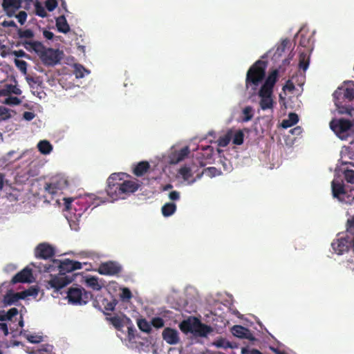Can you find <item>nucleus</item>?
<instances>
[{
    "label": "nucleus",
    "mask_w": 354,
    "mask_h": 354,
    "mask_svg": "<svg viewBox=\"0 0 354 354\" xmlns=\"http://www.w3.org/2000/svg\"><path fill=\"white\" fill-rule=\"evenodd\" d=\"M37 268L40 272H54L57 268L59 274L66 276V273L81 269L82 265L80 261L71 260L69 259H66L64 261L52 259L50 263H48L42 264L40 263Z\"/></svg>",
    "instance_id": "1"
},
{
    "label": "nucleus",
    "mask_w": 354,
    "mask_h": 354,
    "mask_svg": "<svg viewBox=\"0 0 354 354\" xmlns=\"http://www.w3.org/2000/svg\"><path fill=\"white\" fill-rule=\"evenodd\" d=\"M333 96L338 112L341 114L351 115V112L353 109L349 107L348 103H351L354 99V87L338 88L333 93Z\"/></svg>",
    "instance_id": "2"
},
{
    "label": "nucleus",
    "mask_w": 354,
    "mask_h": 354,
    "mask_svg": "<svg viewBox=\"0 0 354 354\" xmlns=\"http://www.w3.org/2000/svg\"><path fill=\"white\" fill-rule=\"evenodd\" d=\"M266 65L264 61H256L248 70L245 84L247 88H251L254 93L266 75Z\"/></svg>",
    "instance_id": "3"
},
{
    "label": "nucleus",
    "mask_w": 354,
    "mask_h": 354,
    "mask_svg": "<svg viewBox=\"0 0 354 354\" xmlns=\"http://www.w3.org/2000/svg\"><path fill=\"white\" fill-rule=\"evenodd\" d=\"M139 185L133 180H127L121 184H108L106 192L112 200L124 198V194L133 193L138 190Z\"/></svg>",
    "instance_id": "4"
},
{
    "label": "nucleus",
    "mask_w": 354,
    "mask_h": 354,
    "mask_svg": "<svg viewBox=\"0 0 354 354\" xmlns=\"http://www.w3.org/2000/svg\"><path fill=\"white\" fill-rule=\"evenodd\" d=\"M330 129L342 140H347L349 132L353 126V122L349 119L339 118L330 121Z\"/></svg>",
    "instance_id": "5"
},
{
    "label": "nucleus",
    "mask_w": 354,
    "mask_h": 354,
    "mask_svg": "<svg viewBox=\"0 0 354 354\" xmlns=\"http://www.w3.org/2000/svg\"><path fill=\"white\" fill-rule=\"evenodd\" d=\"M333 250L337 254L342 255L351 250L354 254V236H348V234L334 240L331 243Z\"/></svg>",
    "instance_id": "6"
},
{
    "label": "nucleus",
    "mask_w": 354,
    "mask_h": 354,
    "mask_svg": "<svg viewBox=\"0 0 354 354\" xmlns=\"http://www.w3.org/2000/svg\"><path fill=\"white\" fill-rule=\"evenodd\" d=\"M67 297L71 304L82 305L86 304L92 298V295L83 288L75 287L69 289Z\"/></svg>",
    "instance_id": "7"
},
{
    "label": "nucleus",
    "mask_w": 354,
    "mask_h": 354,
    "mask_svg": "<svg viewBox=\"0 0 354 354\" xmlns=\"http://www.w3.org/2000/svg\"><path fill=\"white\" fill-rule=\"evenodd\" d=\"M122 270V266L118 263L112 261L102 263L98 268V272L102 275L113 276L120 274Z\"/></svg>",
    "instance_id": "8"
},
{
    "label": "nucleus",
    "mask_w": 354,
    "mask_h": 354,
    "mask_svg": "<svg viewBox=\"0 0 354 354\" xmlns=\"http://www.w3.org/2000/svg\"><path fill=\"white\" fill-rule=\"evenodd\" d=\"M55 255L54 248L48 243H39L35 248V256L38 259H48Z\"/></svg>",
    "instance_id": "9"
},
{
    "label": "nucleus",
    "mask_w": 354,
    "mask_h": 354,
    "mask_svg": "<svg viewBox=\"0 0 354 354\" xmlns=\"http://www.w3.org/2000/svg\"><path fill=\"white\" fill-rule=\"evenodd\" d=\"M41 62L47 66H54L59 62L58 50L52 48H45L40 56Z\"/></svg>",
    "instance_id": "10"
},
{
    "label": "nucleus",
    "mask_w": 354,
    "mask_h": 354,
    "mask_svg": "<svg viewBox=\"0 0 354 354\" xmlns=\"http://www.w3.org/2000/svg\"><path fill=\"white\" fill-rule=\"evenodd\" d=\"M331 189L333 197L346 203V198L349 196V193L346 192L342 183H340L339 180H333L331 182Z\"/></svg>",
    "instance_id": "11"
},
{
    "label": "nucleus",
    "mask_w": 354,
    "mask_h": 354,
    "mask_svg": "<svg viewBox=\"0 0 354 354\" xmlns=\"http://www.w3.org/2000/svg\"><path fill=\"white\" fill-rule=\"evenodd\" d=\"M232 334L236 337L241 339H247L252 342L256 341L257 339L253 336L250 329L241 325H234L231 328Z\"/></svg>",
    "instance_id": "12"
},
{
    "label": "nucleus",
    "mask_w": 354,
    "mask_h": 354,
    "mask_svg": "<svg viewBox=\"0 0 354 354\" xmlns=\"http://www.w3.org/2000/svg\"><path fill=\"white\" fill-rule=\"evenodd\" d=\"M72 280L71 277L61 275L59 273L58 276L52 277L48 283L52 288L58 291L60 288L71 283Z\"/></svg>",
    "instance_id": "13"
},
{
    "label": "nucleus",
    "mask_w": 354,
    "mask_h": 354,
    "mask_svg": "<svg viewBox=\"0 0 354 354\" xmlns=\"http://www.w3.org/2000/svg\"><path fill=\"white\" fill-rule=\"evenodd\" d=\"M32 278L31 268L26 267L17 274H16L11 279L12 283H30Z\"/></svg>",
    "instance_id": "14"
},
{
    "label": "nucleus",
    "mask_w": 354,
    "mask_h": 354,
    "mask_svg": "<svg viewBox=\"0 0 354 354\" xmlns=\"http://www.w3.org/2000/svg\"><path fill=\"white\" fill-rule=\"evenodd\" d=\"M21 0H3L2 6L6 14L12 17L21 8Z\"/></svg>",
    "instance_id": "15"
},
{
    "label": "nucleus",
    "mask_w": 354,
    "mask_h": 354,
    "mask_svg": "<svg viewBox=\"0 0 354 354\" xmlns=\"http://www.w3.org/2000/svg\"><path fill=\"white\" fill-rule=\"evenodd\" d=\"M162 335L163 339L169 344H176L180 340L177 330L172 329L171 327L165 328Z\"/></svg>",
    "instance_id": "16"
},
{
    "label": "nucleus",
    "mask_w": 354,
    "mask_h": 354,
    "mask_svg": "<svg viewBox=\"0 0 354 354\" xmlns=\"http://www.w3.org/2000/svg\"><path fill=\"white\" fill-rule=\"evenodd\" d=\"M212 329L210 326L202 323L198 319L195 318L194 333L199 337H206L211 333Z\"/></svg>",
    "instance_id": "17"
},
{
    "label": "nucleus",
    "mask_w": 354,
    "mask_h": 354,
    "mask_svg": "<svg viewBox=\"0 0 354 354\" xmlns=\"http://www.w3.org/2000/svg\"><path fill=\"white\" fill-rule=\"evenodd\" d=\"M150 169V163L148 161H140L133 169V174L136 176H142Z\"/></svg>",
    "instance_id": "18"
},
{
    "label": "nucleus",
    "mask_w": 354,
    "mask_h": 354,
    "mask_svg": "<svg viewBox=\"0 0 354 354\" xmlns=\"http://www.w3.org/2000/svg\"><path fill=\"white\" fill-rule=\"evenodd\" d=\"M190 153L189 148L188 147H185L180 150L176 151L174 153L171 157V162L177 163L183 160H184Z\"/></svg>",
    "instance_id": "19"
},
{
    "label": "nucleus",
    "mask_w": 354,
    "mask_h": 354,
    "mask_svg": "<svg viewBox=\"0 0 354 354\" xmlns=\"http://www.w3.org/2000/svg\"><path fill=\"white\" fill-rule=\"evenodd\" d=\"M56 26L60 32L67 33L70 31V26L64 15H61L56 18Z\"/></svg>",
    "instance_id": "20"
},
{
    "label": "nucleus",
    "mask_w": 354,
    "mask_h": 354,
    "mask_svg": "<svg viewBox=\"0 0 354 354\" xmlns=\"http://www.w3.org/2000/svg\"><path fill=\"white\" fill-rule=\"evenodd\" d=\"M194 324H195V318L193 319V320L187 319L183 321L180 325V329L182 332L185 333H194Z\"/></svg>",
    "instance_id": "21"
},
{
    "label": "nucleus",
    "mask_w": 354,
    "mask_h": 354,
    "mask_svg": "<svg viewBox=\"0 0 354 354\" xmlns=\"http://www.w3.org/2000/svg\"><path fill=\"white\" fill-rule=\"evenodd\" d=\"M299 121V117L295 113H290L288 118L283 120L281 127L283 129H288L295 125Z\"/></svg>",
    "instance_id": "22"
},
{
    "label": "nucleus",
    "mask_w": 354,
    "mask_h": 354,
    "mask_svg": "<svg viewBox=\"0 0 354 354\" xmlns=\"http://www.w3.org/2000/svg\"><path fill=\"white\" fill-rule=\"evenodd\" d=\"M37 149L41 153L47 155L52 152L53 147L48 140H42L38 142Z\"/></svg>",
    "instance_id": "23"
},
{
    "label": "nucleus",
    "mask_w": 354,
    "mask_h": 354,
    "mask_svg": "<svg viewBox=\"0 0 354 354\" xmlns=\"http://www.w3.org/2000/svg\"><path fill=\"white\" fill-rule=\"evenodd\" d=\"M18 310L17 308H11L8 312L4 310L0 311V321H11L12 319L18 315Z\"/></svg>",
    "instance_id": "24"
},
{
    "label": "nucleus",
    "mask_w": 354,
    "mask_h": 354,
    "mask_svg": "<svg viewBox=\"0 0 354 354\" xmlns=\"http://www.w3.org/2000/svg\"><path fill=\"white\" fill-rule=\"evenodd\" d=\"M261 100L259 101V106L260 108L263 110H272L274 105V101L273 100L272 97H260Z\"/></svg>",
    "instance_id": "25"
},
{
    "label": "nucleus",
    "mask_w": 354,
    "mask_h": 354,
    "mask_svg": "<svg viewBox=\"0 0 354 354\" xmlns=\"http://www.w3.org/2000/svg\"><path fill=\"white\" fill-rule=\"evenodd\" d=\"M309 67V55L307 53L302 52L299 54V68L306 71Z\"/></svg>",
    "instance_id": "26"
},
{
    "label": "nucleus",
    "mask_w": 354,
    "mask_h": 354,
    "mask_svg": "<svg viewBox=\"0 0 354 354\" xmlns=\"http://www.w3.org/2000/svg\"><path fill=\"white\" fill-rule=\"evenodd\" d=\"M176 210V205L174 203H166L162 207V213L164 216H171Z\"/></svg>",
    "instance_id": "27"
},
{
    "label": "nucleus",
    "mask_w": 354,
    "mask_h": 354,
    "mask_svg": "<svg viewBox=\"0 0 354 354\" xmlns=\"http://www.w3.org/2000/svg\"><path fill=\"white\" fill-rule=\"evenodd\" d=\"M277 77L278 71L274 70L268 74V77L266 78L263 84L273 88L277 81Z\"/></svg>",
    "instance_id": "28"
},
{
    "label": "nucleus",
    "mask_w": 354,
    "mask_h": 354,
    "mask_svg": "<svg viewBox=\"0 0 354 354\" xmlns=\"http://www.w3.org/2000/svg\"><path fill=\"white\" fill-rule=\"evenodd\" d=\"M21 91L15 85L6 84L3 88V95H9L10 94H15L19 95L21 94Z\"/></svg>",
    "instance_id": "29"
},
{
    "label": "nucleus",
    "mask_w": 354,
    "mask_h": 354,
    "mask_svg": "<svg viewBox=\"0 0 354 354\" xmlns=\"http://www.w3.org/2000/svg\"><path fill=\"white\" fill-rule=\"evenodd\" d=\"M232 138V131H229L225 135L220 136L218 139V146L221 147H225L228 146L230 140Z\"/></svg>",
    "instance_id": "30"
},
{
    "label": "nucleus",
    "mask_w": 354,
    "mask_h": 354,
    "mask_svg": "<svg viewBox=\"0 0 354 354\" xmlns=\"http://www.w3.org/2000/svg\"><path fill=\"white\" fill-rule=\"evenodd\" d=\"M19 299H23L21 292L8 293L4 297V301L8 305H12Z\"/></svg>",
    "instance_id": "31"
},
{
    "label": "nucleus",
    "mask_w": 354,
    "mask_h": 354,
    "mask_svg": "<svg viewBox=\"0 0 354 354\" xmlns=\"http://www.w3.org/2000/svg\"><path fill=\"white\" fill-rule=\"evenodd\" d=\"M137 324L141 331L147 333L151 332V323H149L147 319H138Z\"/></svg>",
    "instance_id": "32"
},
{
    "label": "nucleus",
    "mask_w": 354,
    "mask_h": 354,
    "mask_svg": "<svg viewBox=\"0 0 354 354\" xmlns=\"http://www.w3.org/2000/svg\"><path fill=\"white\" fill-rule=\"evenodd\" d=\"M86 284L92 288V290H95L98 291L102 287V284H100L98 278L95 277H90L86 279Z\"/></svg>",
    "instance_id": "33"
},
{
    "label": "nucleus",
    "mask_w": 354,
    "mask_h": 354,
    "mask_svg": "<svg viewBox=\"0 0 354 354\" xmlns=\"http://www.w3.org/2000/svg\"><path fill=\"white\" fill-rule=\"evenodd\" d=\"M23 299L31 296L35 297L39 293V288L37 286H31L29 289L21 292Z\"/></svg>",
    "instance_id": "34"
},
{
    "label": "nucleus",
    "mask_w": 354,
    "mask_h": 354,
    "mask_svg": "<svg viewBox=\"0 0 354 354\" xmlns=\"http://www.w3.org/2000/svg\"><path fill=\"white\" fill-rule=\"evenodd\" d=\"M124 174H112L109 176L107 183L108 184H121L122 183H125L126 180H123L121 177Z\"/></svg>",
    "instance_id": "35"
},
{
    "label": "nucleus",
    "mask_w": 354,
    "mask_h": 354,
    "mask_svg": "<svg viewBox=\"0 0 354 354\" xmlns=\"http://www.w3.org/2000/svg\"><path fill=\"white\" fill-rule=\"evenodd\" d=\"M273 88L263 84L258 91V95L260 97H267L272 96Z\"/></svg>",
    "instance_id": "36"
},
{
    "label": "nucleus",
    "mask_w": 354,
    "mask_h": 354,
    "mask_svg": "<svg viewBox=\"0 0 354 354\" xmlns=\"http://www.w3.org/2000/svg\"><path fill=\"white\" fill-rule=\"evenodd\" d=\"M107 319L111 323V324L117 329V330H121L122 328L124 326L123 320L121 317L119 316H113L109 318H107Z\"/></svg>",
    "instance_id": "37"
},
{
    "label": "nucleus",
    "mask_w": 354,
    "mask_h": 354,
    "mask_svg": "<svg viewBox=\"0 0 354 354\" xmlns=\"http://www.w3.org/2000/svg\"><path fill=\"white\" fill-rule=\"evenodd\" d=\"M14 63L15 66L24 75L27 74V68L28 64L26 61H22V59H19L15 58L14 59Z\"/></svg>",
    "instance_id": "38"
},
{
    "label": "nucleus",
    "mask_w": 354,
    "mask_h": 354,
    "mask_svg": "<svg viewBox=\"0 0 354 354\" xmlns=\"http://www.w3.org/2000/svg\"><path fill=\"white\" fill-rule=\"evenodd\" d=\"M18 37L20 39L22 38H28L31 39L34 37V33L30 29L22 30L21 28H17V30Z\"/></svg>",
    "instance_id": "39"
},
{
    "label": "nucleus",
    "mask_w": 354,
    "mask_h": 354,
    "mask_svg": "<svg viewBox=\"0 0 354 354\" xmlns=\"http://www.w3.org/2000/svg\"><path fill=\"white\" fill-rule=\"evenodd\" d=\"M12 113H15V111L5 107L0 106V118L1 120H8L12 117Z\"/></svg>",
    "instance_id": "40"
},
{
    "label": "nucleus",
    "mask_w": 354,
    "mask_h": 354,
    "mask_svg": "<svg viewBox=\"0 0 354 354\" xmlns=\"http://www.w3.org/2000/svg\"><path fill=\"white\" fill-rule=\"evenodd\" d=\"M232 142L234 145H241L244 141V133L242 131H237L234 135L232 134Z\"/></svg>",
    "instance_id": "41"
},
{
    "label": "nucleus",
    "mask_w": 354,
    "mask_h": 354,
    "mask_svg": "<svg viewBox=\"0 0 354 354\" xmlns=\"http://www.w3.org/2000/svg\"><path fill=\"white\" fill-rule=\"evenodd\" d=\"M243 117L242 118L243 122H248L252 120L253 117V109L251 106H246L243 110Z\"/></svg>",
    "instance_id": "42"
},
{
    "label": "nucleus",
    "mask_w": 354,
    "mask_h": 354,
    "mask_svg": "<svg viewBox=\"0 0 354 354\" xmlns=\"http://www.w3.org/2000/svg\"><path fill=\"white\" fill-rule=\"evenodd\" d=\"M35 14L39 17H45L47 16V12L44 8V7L41 4V3L37 1L35 5Z\"/></svg>",
    "instance_id": "43"
},
{
    "label": "nucleus",
    "mask_w": 354,
    "mask_h": 354,
    "mask_svg": "<svg viewBox=\"0 0 354 354\" xmlns=\"http://www.w3.org/2000/svg\"><path fill=\"white\" fill-rule=\"evenodd\" d=\"M178 173L184 180H189L192 176V169L187 166L181 167Z\"/></svg>",
    "instance_id": "44"
},
{
    "label": "nucleus",
    "mask_w": 354,
    "mask_h": 354,
    "mask_svg": "<svg viewBox=\"0 0 354 354\" xmlns=\"http://www.w3.org/2000/svg\"><path fill=\"white\" fill-rule=\"evenodd\" d=\"M203 174H205V175L208 176L209 177L212 178L216 176L221 175V172L220 171H218L215 167H208V168L205 169L203 171L201 175H203Z\"/></svg>",
    "instance_id": "45"
},
{
    "label": "nucleus",
    "mask_w": 354,
    "mask_h": 354,
    "mask_svg": "<svg viewBox=\"0 0 354 354\" xmlns=\"http://www.w3.org/2000/svg\"><path fill=\"white\" fill-rule=\"evenodd\" d=\"M3 103L10 106L19 105L21 103V99L15 96H9L5 99Z\"/></svg>",
    "instance_id": "46"
},
{
    "label": "nucleus",
    "mask_w": 354,
    "mask_h": 354,
    "mask_svg": "<svg viewBox=\"0 0 354 354\" xmlns=\"http://www.w3.org/2000/svg\"><path fill=\"white\" fill-rule=\"evenodd\" d=\"M214 344L217 347H222V348H236V346H232V343L230 341H227L225 339H218Z\"/></svg>",
    "instance_id": "47"
},
{
    "label": "nucleus",
    "mask_w": 354,
    "mask_h": 354,
    "mask_svg": "<svg viewBox=\"0 0 354 354\" xmlns=\"http://www.w3.org/2000/svg\"><path fill=\"white\" fill-rule=\"evenodd\" d=\"M346 233L348 234V236H354V216L348 219Z\"/></svg>",
    "instance_id": "48"
},
{
    "label": "nucleus",
    "mask_w": 354,
    "mask_h": 354,
    "mask_svg": "<svg viewBox=\"0 0 354 354\" xmlns=\"http://www.w3.org/2000/svg\"><path fill=\"white\" fill-rule=\"evenodd\" d=\"M45 46L39 41H33L32 51L35 52L40 57L45 50Z\"/></svg>",
    "instance_id": "49"
},
{
    "label": "nucleus",
    "mask_w": 354,
    "mask_h": 354,
    "mask_svg": "<svg viewBox=\"0 0 354 354\" xmlns=\"http://www.w3.org/2000/svg\"><path fill=\"white\" fill-rule=\"evenodd\" d=\"M120 297L122 301H129V299H131L132 294L129 288L124 287L122 289V292Z\"/></svg>",
    "instance_id": "50"
},
{
    "label": "nucleus",
    "mask_w": 354,
    "mask_h": 354,
    "mask_svg": "<svg viewBox=\"0 0 354 354\" xmlns=\"http://www.w3.org/2000/svg\"><path fill=\"white\" fill-rule=\"evenodd\" d=\"M151 326L160 328L165 326V322L161 317H153L151 320Z\"/></svg>",
    "instance_id": "51"
},
{
    "label": "nucleus",
    "mask_w": 354,
    "mask_h": 354,
    "mask_svg": "<svg viewBox=\"0 0 354 354\" xmlns=\"http://www.w3.org/2000/svg\"><path fill=\"white\" fill-rule=\"evenodd\" d=\"M103 304H104V308L106 310L113 311L117 304V301L113 299L111 301H109L108 300L104 299Z\"/></svg>",
    "instance_id": "52"
},
{
    "label": "nucleus",
    "mask_w": 354,
    "mask_h": 354,
    "mask_svg": "<svg viewBox=\"0 0 354 354\" xmlns=\"http://www.w3.org/2000/svg\"><path fill=\"white\" fill-rule=\"evenodd\" d=\"M45 189L52 195L55 194L57 192V185L53 183H46L45 185Z\"/></svg>",
    "instance_id": "53"
},
{
    "label": "nucleus",
    "mask_w": 354,
    "mask_h": 354,
    "mask_svg": "<svg viewBox=\"0 0 354 354\" xmlns=\"http://www.w3.org/2000/svg\"><path fill=\"white\" fill-rule=\"evenodd\" d=\"M15 17L18 19L19 23L21 25H24L26 21L28 14L26 11H20Z\"/></svg>",
    "instance_id": "54"
},
{
    "label": "nucleus",
    "mask_w": 354,
    "mask_h": 354,
    "mask_svg": "<svg viewBox=\"0 0 354 354\" xmlns=\"http://www.w3.org/2000/svg\"><path fill=\"white\" fill-rule=\"evenodd\" d=\"M344 178L347 182L350 183H354V171L351 169H346L344 173Z\"/></svg>",
    "instance_id": "55"
},
{
    "label": "nucleus",
    "mask_w": 354,
    "mask_h": 354,
    "mask_svg": "<svg viewBox=\"0 0 354 354\" xmlns=\"http://www.w3.org/2000/svg\"><path fill=\"white\" fill-rule=\"evenodd\" d=\"M241 354H263L261 353L259 350H256V348H252L250 350L249 346H244L241 348Z\"/></svg>",
    "instance_id": "56"
},
{
    "label": "nucleus",
    "mask_w": 354,
    "mask_h": 354,
    "mask_svg": "<svg viewBox=\"0 0 354 354\" xmlns=\"http://www.w3.org/2000/svg\"><path fill=\"white\" fill-rule=\"evenodd\" d=\"M46 8L50 11L54 10L57 6V0H46L45 3Z\"/></svg>",
    "instance_id": "57"
},
{
    "label": "nucleus",
    "mask_w": 354,
    "mask_h": 354,
    "mask_svg": "<svg viewBox=\"0 0 354 354\" xmlns=\"http://www.w3.org/2000/svg\"><path fill=\"white\" fill-rule=\"evenodd\" d=\"M12 54L17 57H26L30 59V55L27 54L23 50H14L12 52Z\"/></svg>",
    "instance_id": "58"
},
{
    "label": "nucleus",
    "mask_w": 354,
    "mask_h": 354,
    "mask_svg": "<svg viewBox=\"0 0 354 354\" xmlns=\"http://www.w3.org/2000/svg\"><path fill=\"white\" fill-rule=\"evenodd\" d=\"M346 203H348L353 206L354 208V189L351 190L348 193L347 198H346Z\"/></svg>",
    "instance_id": "59"
},
{
    "label": "nucleus",
    "mask_w": 354,
    "mask_h": 354,
    "mask_svg": "<svg viewBox=\"0 0 354 354\" xmlns=\"http://www.w3.org/2000/svg\"><path fill=\"white\" fill-rule=\"evenodd\" d=\"M1 26L3 27H12L17 30L18 27L13 21H3Z\"/></svg>",
    "instance_id": "60"
},
{
    "label": "nucleus",
    "mask_w": 354,
    "mask_h": 354,
    "mask_svg": "<svg viewBox=\"0 0 354 354\" xmlns=\"http://www.w3.org/2000/svg\"><path fill=\"white\" fill-rule=\"evenodd\" d=\"M169 198L171 201H177L180 198V193L177 191H172L169 194Z\"/></svg>",
    "instance_id": "61"
},
{
    "label": "nucleus",
    "mask_w": 354,
    "mask_h": 354,
    "mask_svg": "<svg viewBox=\"0 0 354 354\" xmlns=\"http://www.w3.org/2000/svg\"><path fill=\"white\" fill-rule=\"evenodd\" d=\"M35 113L30 111H26L24 113L23 115V118L28 121H30L31 120H32L35 118Z\"/></svg>",
    "instance_id": "62"
},
{
    "label": "nucleus",
    "mask_w": 354,
    "mask_h": 354,
    "mask_svg": "<svg viewBox=\"0 0 354 354\" xmlns=\"http://www.w3.org/2000/svg\"><path fill=\"white\" fill-rule=\"evenodd\" d=\"M64 205L66 210H70L71 209V205L73 199L72 198H64Z\"/></svg>",
    "instance_id": "63"
},
{
    "label": "nucleus",
    "mask_w": 354,
    "mask_h": 354,
    "mask_svg": "<svg viewBox=\"0 0 354 354\" xmlns=\"http://www.w3.org/2000/svg\"><path fill=\"white\" fill-rule=\"evenodd\" d=\"M21 44L27 50L32 51L33 41H24Z\"/></svg>",
    "instance_id": "64"
}]
</instances>
